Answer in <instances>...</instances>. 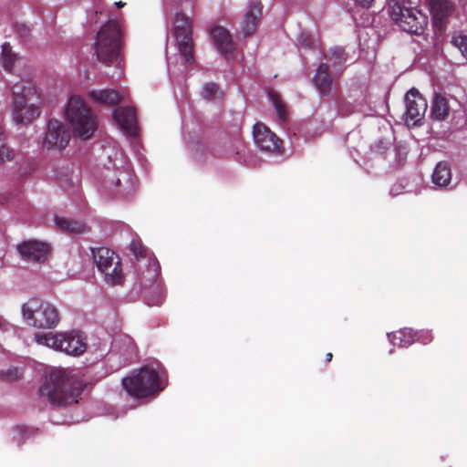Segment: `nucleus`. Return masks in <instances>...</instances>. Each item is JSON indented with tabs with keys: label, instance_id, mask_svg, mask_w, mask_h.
<instances>
[{
	"label": "nucleus",
	"instance_id": "22",
	"mask_svg": "<svg viewBox=\"0 0 467 467\" xmlns=\"http://www.w3.org/2000/svg\"><path fill=\"white\" fill-rule=\"evenodd\" d=\"M89 96L95 102L106 106H116L121 101V96L115 89L92 90Z\"/></svg>",
	"mask_w": 467,
	"mask_h": 467
},
{
	"label": "nucleus",
	"instance_id": "26",
	"mask_svg": "<svg viewBox=\"0 0 467 467\" xmlns=\"http://www.w3.org/2000/svg\"><path fill=\"white\" fill-rule=\"evenodd\" d=\"M201 95L207 101H215L221 99L223 93L217 84L210 82L203 85Z\"/></svg>",
	"mask_w": 467,
	"mask_h": 467
},
{
	"label": "nucleus",
	"instance_id": "10",
	"mask_svg": "<svg viewBox=\"0 0 467 467\" xmlns=\"http://www.w3.org/2000/svg\"><path fill=\"white\" fill-rule=\"evenodd\" d=\"M174 36L180 55L188 65L194 63V44L192 40V22L182 13L174 18Z\"/></svg>",
	"mask_w": 467,
	"mask_h": 467
},
{
	"label": "nucleus",
	"instance_id": "34",
	"mask_svg": "<svg viewBox=\"0 0 467 467\" xmlns=\"http://www.w3.org/2000/svg\"><path fill=\"white\" fill-rule=\"evenodd\" d=\"M335 100H336V102L337 104V109H338L339 111H341L343 114H349L350 113V110H345L344 109V106H346V102L341 98V96H339V95L336 96Z\"/></svg>",
	"mask_w": 467,
	"mask_h": 467
},
{
	"label": "nucleus",
	"instance_id": "11",
	"mask_svg": "<svg viewBox=\"0 0 467 467\" xmlns=\"http://www.w3.org/2000/svg\"><path fill=\"white\" fill-rule=\"evenodd\" d=\"M70 140V133L65 124L52 119L49 120L47 130L43 141V147L47 150H62Z\"/></svg>",
	"mask_w": 467,
	"mask_h": 467
},
{
	"label": "nucleus",
	"instance_id": "38",
	"mask_svg": "<svg viewBox=\"0 0 467 467\" xmlns=\"http://www.w3.org/2000/svg\"><path fill=\"white\" fill-rule=\"evenodd\" d=\"M115 4L119 8L123 7L126 5V3L122 2V1L116 2Z\"/></svg>",
	"mask_w": 467,
	"mask_h": 467
},
{
	"label": "nucleus",
	"instance_id": "4",
	"mask_svg": "<svg viewBox=\"0 0 467 467\" xmlns=\"http://www.w3.org/2000/svg\"><path fill=\"white\" fill-rule=\"evenodd\" d=\"M66 118L73 132L83 140L89 139L97 130V117L79 96L70 97L66 109Z\"/></svg>",
	"mask_w": 467,
	"mask_h": 467
},
{
	"label": "nucleus",
	"instance_id": "8",
	"mask_svg": "<svg viewBox=\"0 0 467 467\" xmlns=\"http://www.w3.org/2000/svg\"><path fill=\"white\" fill-rule=\"evenodd\" d=\"M389 9L390 18L405 32L420 35L428 24V16L416 7L396 2Z\"/></svg>",
	"mask_w": 467,
	"mask_h": 467
},
{
	"label": "nucleus",
	"instance_id": "2",
	"mask_svg": "<svg viewBox=\"0 0 467 467\" xmlns=\"http://www.w3.org/2000/svg\"><path fill=\"white\" fill-rule=\"evenodd\" d=\"M40 395L50 404L66 407L78 402L79 393L73 388L66 370H52L40 387Z\"/></svg>",
	"mask_w": 467,
	"mask_h": 467
},
{
	"label": "nucleus",
	"instance_id": "20",
	"mask_svg": "<svg viewBox=\"0 0 467 467\" xmlns=\"http://www.w3.org/2000/svg\"><path fill=\"white\" fill-rule=\"evenodd\" d=\"M130 250L135 256V259L140 262L143 259H147L148 267L153 271L154 277L159 275L160 265L155 258L150 254L149 250L145 247L140 241L133 240L130 244Z\"/></svg>",
	"mask_w": 467,
	"mask_h": 467
},
{
	"label": "nucleus",
	"instance_id": "6",
	"mask_svg": "<svg viewBox=\"0 0 467 467\" xmlns=\"http://www.w3.org/2000/svg\"><path fill=\"white\" fill-rule=\"evenodd\" d=\"M35 340L38 345L48 347L71 356H79L87 349V343L78 331L58 333H36Z\"/></svg>",
	"mask_w": 467,
	"mask_h": 467
},
{
	"label": "nucleus",
	"instance_id": "33",
	"mask_svg": "<svg viewBox=\"0 0 467 467\" xmlns=\"http://www.w3.org/2000/svg\"><path fill=\"white\" fill-rule=\"evenodd\" d=\"M416 341L423 344V345H427L429 343H431L433 339V336L431 334V331L429 330H420V331H416Z\"/></svg>",
	"mask_w": 467,
	"mask_h": 467
},
{
	"label": "nucleus",
	"instance_id": "36",
	"mask_svg": "<svg viewBox=\"0 0 467 467\" xmlns=\"http://www.w3.org/2000/svg\"><path fill=\"white\" fill-rule=\"evenodd\" d=\"M359 5L364 8H369L374 0H355Z\"/></svg>",
	"mask_w": 467,
	"mask_h": 467
},
{
	"label": "nucleus",
	"instance_id": "28",
	"mask_svg": "<svg viewBox=\"0 0 467 467\" xmlns=\"http://www.w3.org/2000/svg\"><path fill=\"white\" fill-rule=\"evenodd\" d=\"M16 57L17 55L13 52L9 43L5 42L2 45L3 67L6 71H12Z\"/></svg>",
	"mask_w": 467,
	"mask_h": 467
},
{
	"label": "nucleus",
	"instance_id": "15",
	"mask_svg": "<svg viewBox=\"0 0 467 467\" xmlns=\"http://www.w3.org/2000/svg\"><path fill=\"white\" fill-rule=\"evenodd\" d=\"M430 11L433 17L434 26L442 30L448 18L454 12V5L450 0H429Z\"/></svg>",
	"mask_w": 467,
	"mask_h": 467
},
{
	"label": "nucleus",
	"instance_id": "17",
	"mask_svg": "<svg viewBox=\"0 0 467 467\" xmlns=\"http://www.w3.org/2000/svg\"><path fill=\"white\" fill-rule=\"evenodd\" d=\"M263 5L261 2H252L249 5V9L244 14L242 26L241 33L244 37L250 36L257 28L259 19L262 16Z\"/></svg>",
	"mask_w": 467,
	"mask_h": 467
},
{
	"label": "nucleus",
	"instance_id": "3",
	"mask_svg": "<svg viewBox=\"0 0 467 467\" xmlns=\"http://www.w3.org/2000/svg\"><path fill=\"white\" fill-rule=\"evenodd\" d=\"M123 32L120 25L109 21L97 33L94 51L97 59L106 65L117 61L123 47Z\"/></svg>",
	"mask_w": 467,
	"mask_h": 467
},
{
	"label": "nucleus",
	"instance_id": "32",
	"mask_svg": "<svg viewBox=\"0 0 467 467\" xmlns=\"http://www.w3.org/2000/svg\"><path fill=\"white\" fill-rule=\"evenodd\" d=\"M22 373L17 368H9L6 371L0 372V379L8 382H13L20 379Z\"/></svg>",
	"mask_w": 467,
	"mask_h": 467
},
{
	"label": "nucleus",
	"instance_id": "18",
	"mask_svg": "<svg viewBox=\"0 0 467 467\" xmlns=\"http://www.w3.org/2000/svg\"><path fill=\"white\" fill-rule=\"evenodd\" d=\"M313 84L319 94L323 97H328L333 89V78L329 73V67L326 63H321L313 78Z\"/></svg>",
	"mask_w": 467,
	"mask_h": 467
},
{
	"label": "nucleus",
	"instance_id": "25",
	"mask_svg": "<svg viewBox=\"0 0 467 467\" xmlns=\"http://www.w3.org/2000/svg\"><path fill=\"white\" fill-rule=\"evenodd\" d=\"M451 180V172L449 164L445 161H440L432 173V182L439 187L447 186Z\"/></svg>",
	"mask_w": 467,
	"mask_h": 467
},
{
	"label": "nucleus",
	"instance_id": "30",
	"mask_svg": "<svg viewBox=\"0 0 467 467\" xmlns=\"http://www.w3.org/2000/svg\"><path fill=\"white\" fill-rule=\"evenodd\" d=\"M326 57L332 63L333 67L340 66L347 60V55L343 47H336L327 52Z\"/></svg>",
	"mask_w": 467,
	"mask_h": 467
},
{
	"label": "nucleus",
	"instance_id": "12",
	"mask_svg": "<svg viewBox=\"0 0 467 467\" xmlns=\"http://www.w3.org/2000/svg\"><path fill=\"white\" fill-rule=\"evenodd\" d=\"M255 144L262 150L271 153H281L283 140L279 139L267 126L257 122L253 130Z\"/></svg>",
	"mask_w": 467,
	"mask_h": 467
},
{
	"label": "nucleus",
	"instance_id": "14",
	"mask_svg": "<svg viewBox=\"0 0 467 467\" xmlns=\"http://www.w3.org/2000/svg\"><path fill=\"white\" fill-rule=\"evenodd\" d=\"M17 250L24 260L43 263L47 260L50 248L45 243L29 240L19 244Z\"/></svg>",
	"mask_w": 467,
	"mask_h": 467
},
{
	"label": "nucleus",
	"instance_id": "16",
	"mask_svg": "<svg viewBox=\"0 0 467 467\" xmlns=\"http://www.w3.org/2000/svg\"><path fill=\"white\" fill-rule=\"evenodd\" d=\"M113 118L127 134L133 137L137 135V114L133 107H119L114 110Z\"/></svg>",
	"mask_w": 467,
	"mask_h": 467
},
{
	"label": "nucleus",
	"instance_id": "24",
	"mask_svg": "<svg viewBox=\"0 0 467 467\" xmlns=\"http://www.w3.org/2000/svg\"><path fill=\"white\" fill-rule=\"evenodd\" d=\"M416 331L404 327L398 331L389 333L388 337L393 345L407 348L416 341Z\"/></svg>",
	"mask_w": 467,
	"mask_h": 467
},
{
	"label": "nucleus",
	"instance_id": "35",
	"mask_svg": "<svg viewBox=\"0 0 467 467\" xmlns=\"http://www.w3.org/2000/svg\"><path fill=\"white\" fill-rule=\"evenodd\" d=\"M17 33L22 38H26L30 36V29L25 25H20L17 26Z\"/></svg>",
	"mask_w": 467,
	"mask_h": 467
},
{
	"label": "nucleus",
	"instance_id": "9",
	"mask_svg": "<svg viewBox=\"0 0 467 467\" xmlns=\"http://www.w3.org/2000/svg\"><path fill=\"white\" fill-rule=\"evenodd\" d=\"M93 260L99 270L105 275V280L112 285H120L125 277L120 261L114 251L107 247L92 248Z\"/></svg>",
	"mask_w": 467,
	"mask_h": 467
},
{
	"label": "nucleus",
	"instance_id": "19",
	"mask_svg": "<svg viewBox=\"0 0 467 467\" xmlns=\"http://www.w3.org/2000/svg\"><path fill=\"white\" fill-rule=\"evenodd\" d=\"M211 36L216 48L222 54H228L234 50V43L231 35L224 27L220 26L213 27Z\"/></svg>",
	"mask_w": 467,
	"mask_h": 467
},
{
	"label": "nucleus",
	"instance_id": "39",
	"mask_svg": "<svg viewBox=\"0 0 467 467\" xmlns=\"http://www.w3.org/2000/svg\"><path fill=\"white\" fill-rule=\"evenodd\" d=\"M120 184V180L119 179H117L116 182H115V185L116 186H119Z\"/></svg>",
	"mask_w": 467,
	"mask_h": 467
},
{
	"label": "nucleus",
	"instance_id": "1",
	"mask_svg": "<svg viewBox=\"0 0 467 467\" xmlns=\"http://www.w3.org/2000/svg\"><path fill=\"white\" fill-rule=\"evenodd\" d=\"M12 94V117L16 124H29L40 116V94L31 83L20 81L15 84Z\"/></svg>",
	"mask_w": 467,
	"mask_h": 467
},
{
	"label": "nucleus",
	"instance_id": "5",
	"mask_svg": "<svg viewBox=\"0 0 467 467\" xmlns=\"http://www.w3.org/2000/svg\"><path fill=\"white\" fill-rule=\"evenodd\" d=\"M122 388L134 399L148 398L163 389L158 372L149 366L141 367L138 372L124 378Z\"/></svg>",
	"mask_w": 467,
	"mask_h": 467
},
{
	"label": "nucleus",
	"instance_id": "27",
	"mask_svg": "<svg viewBox=\"0 0 467 467\" xmlns=\"http://www.w3.org/2000/svg\"><path fill=\"white\" fill-rule=\"evenodd\" d=\"M269 99L275 107L277 116L281 121H285L287 119L286 105L283 102L280 95L273 90L268 93Z\"/></svg>",
	"mask_w": 467,
	"mask_h": 467
},
{
	"label": "nucleus",
	"instance_id": "37",
	"mask_svg": "<svg viewBox=\"0 0 467 467\" xmlns=\"http://www.w3.org/2000/svg\"><path fill=\"white\" fill-rule=\"evenodd\" d=\"M332 358H333L332 353L331 352L327 353V355H326V361L327 362H330L332 360Z\"/></svg>",
	"mask_w": 467,
	"mask_h": 467
},
{
	"label": "nucleus",
	"instance_id": "23",
	"mask_svg": "<svg viewBox=\"0 0 467 467\" xmlns=\"http://www.w3.org/2000/svg\"><path fill=\"white\" fill-rule=\"evenodd\" d=\"M451 112V107L449 105L448 99L441 95V94H435L431 109V117L434 120H445Z\"/></svg>",
	"mask_w": 467,
	"mask_h": 467
},
{
	"label": "nucleus",
	"instance_id": "13",
	"mask_svg": "<svg viewBox=\"0 0 467 467\" xmlns=\"http://www.w3.org/2000/svg\"><path fill=\"white\" fill-rule=\"evenodd\" d=\"M406 122L417 125L424 117L428 104L427 100L416 88H411L406 93Z\"/></svg>",
	"mask_w": 467,
	"mask_h": 467
},
{
	"label": "nucleus",
	"instance_id": "31",
	"mask_svg": "<svg viewBox=\"0 0 467 467\" xmlns=\"http://www.w3.org/2000/svg\"><path fill=\"white\" fill-rule=\"evenodd\" d=\"M451 43L457 47L467 61V36L459 34L451 37Z\"/></svg>",
	"mask_w": 467,
	"mask_h": 467
},
{
	"label": "nucleus",
	"instance_id": "29",
	"mask_svg": "<svg viewBox=\"0 0 467 467\" xmlns=\"http://www.w3.org/2000/svg\"><path fill=\"white\" fill-rule=\"evenodd\" d=\"M14 157V150L6 144L5 135L0 130V165L13 161Z\"/></svg>",
	"mask_w": 467,
	"mask_h": 467
},
{
	"label": "nucleus",
	"instance_id": "7",
	"mask_svg": "<svg viewBox=\"0 0 467 467\" xmlns=\"http://www.w3.org/2000/svg\"><path fill=\"white\" fill-rule=\"evenodd\" d=\"M22 314L29 326L39 329L54 328L60 320L58 311L53 305L36 298L23 305Z\"/></svg>",
	"mask_w": 467,
	"mask_h": 467
},
{
	"label": "nucleus",
	"instance_id": "21",
	"mask_svg": "<svg viewBox=\"0 0 467 467\" xmlns=\"http://www.w3.org/2000/svg\"><path fill=\"white\" fill-rule=\"evenodd\" d=\"M55 223L57 228L67 234H80L89 231L85 223L72 218L56 216Z\"/></svg>",
	"mask_w": 467,
	"mask_h": 467
}]
</instances>
